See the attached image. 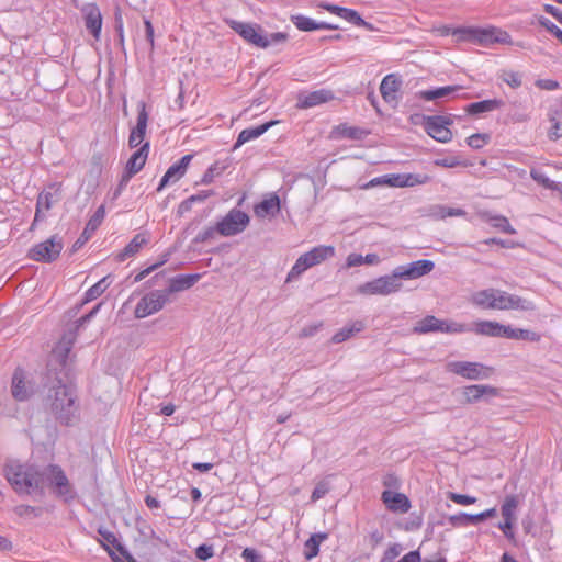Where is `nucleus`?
Returning <instances> with one entry per match:
<instances>
[{
    "label": "nucleus",
    "instance_id": "nucleus-23",
    "mask_svg": "<svg viewBox=\"0 0 562 562\" xmlns=\"http://www.w3.org/2000/svg\"><path fill=\"white\" fill-rule=\"evenodd\" d=\"M87 30L98 41L102 30V14L95 3H88L82 8Z\"/></svg>",
    "mask_w": 562,
    "mask_h": 562
},
{
    "label": "nucleus",
    "instance_id": "nucleus-35",
    "mask_svg": "<svg viewBox=\"0 0 562 562\" xmlns=\"http://www.w3.org/2000/svg\"><path fill=\"white\" fill-rule=\"evenodd\" d=\"M550 127L548 128L547 135L551 140H558L562 137V112L558 110H551L548 113Z\"/></svg>",
    "mask_w": 562,
    "mask_h": 562
},
{
    "label": "nucleus",
    "instance_id": "nucleus-42",
    "mask_svg": "<svg viewBox=\"0 0 562 562\" xmlns=\"http://www.w3.org/2000/svg\"><path fill=\"white\" fill-rule=\"evenodd\" d=\"M499 78L513 89L519 88L522 83L521 74L510 69L502 70Z\"/></svg>",
    "mask_w": 562,
    "mask_h": 562
},
{
    "label": "nucleus",
    "instance_id": "nucleus-5",
    "mask_svg": "<svg viewBox=\"0 0 562 562\" xmlns=\"http://www.w3.org/2000/svg\"><path fill=\"white\" fill-rule=\"evenodd\" d=\"M76 393L72 389L59 385L54 392V398L50 407L52 412L55 413L66 424H69L71 417H75L78 406L76 405Z\"/></svg>",
    "mask_w": 562,
    "mask_h": 562
},
{
    "label": "nucleus",
    "instance_id": "nucleus-43",
    "mask_svg": "<svg viewBox=\"0 0 562 562\" xmlns=\"http://www.w3.org/2000/svg\"><path fill=\"white\" fill-rule=\"evenodd\" d=\"M476 26H461L453 29V37L457 42L474 43Z\"/></svg>",
    "mask_w": 562,
    "mask_h": 562
},
{
    "label": "nucleus",
    "instance_id": "nucleus-37",
    "mask_svg": "<svg viewBox=\"0 0 562 562\" xmlns=\"http://www.w3.org/2000/svg\"><path fill=\"white\" fill-rule=\"evenodd\" d=\"M24 379L25 376L22 370H16L14 372L12 380V395L18 401H24L29 396Z\"/></svg>",
    "mask_w": 562,
    "mask_h": 562
},
{
    "label": "nucleus",
    "instance_id": "nucleus-33",
    "mask_svg": "<svg viewBox=\"0 0 562 562\" xmlns=\"http://www.w3.org/2000/svg\"><path fill=\"white\" fill-rule=\"evenodd\" d=\"M147 244H148L147 233L136 234L132 238V240L126 245V247L123 249V251L119 255V259L123 261L126 258L134 256Z\"/></svg>",
    "mask_w": 562,
    "mask_h": 562
},
{
    "label": "nucleus",
    "instance_id": "nucleus-39",
    "mask_svg": "<svg viewBox=\"0 0 562 562\" xmlns=\"http://www.w3.org/2000/svg\"><path fill=\"white\" fill-rule=\"evenodd\" d=\"M518 507V499L514 495L506 496L502 507L501 513L504 518V521H516V509Z\"/></svg>",
    "mask_w": 562,
    "mask_h": 562
},
{
    "label": "nucleus",
    "instance_id": "nucleus-11",
    "mask_svg": "<svg viewBox=\"0 0 562 562\" xmlns=\"http://www.w3.org/2000/svg\"><path fill=\"white\" fill-rule=\"evenodd\" d=\"M424 127L426 133L440 143H448L452 139L453 134L449 128L451 121L447 117L435 115L424 116Z\"/></svg>",
    "mask_w": 562,
    "mask_h": 562
},
{
    "label": "nucleus",
    "instance_id": "nucleus-46",
    "mask_svg": "<svg viewBox=\"0 0 562 562\" xmlns=\"http://www.w3.org/2000/svg\"><path fill=\"white\" fill-rule=\"evenodd\" d=\"M491 140V136L487 133H475L467 138V144L474 149H481L487 145Z\"/></svg>",
    "mask_w": 562,
    "mask_h": 562
},
{
    "label": "nucleus",
    "instance_id": "nucleus-24",
    "mask_svg": "<svg viewBox=\"0 0 562 562\" xmlns=\"http://www.w3.org/2000/svg\"><path fill=\"white\" fill-rule=\"evenodd\" d=\"M139 108L140 109L138 112L136 126L131 131V134L128 136V146L131 148L137 147L140 144H143L146 135L148 123V113L146 111V104L144 102H140Z\"/></svg>",
    "mask_w": 562,
    "mask_h": 562
},
{
    "label": "nucleus",
    "instance_id": "nucleus-10",
    "mask_svg": "<svg viewBox=\"0 0 562 562\" xmlns=\"http://www.w3.org/2000/svg\"><path fill=\"white\" fill-rule=\"evenodd\" d=\"M61 250V240L57 237H52L33 246L29 251V257L35 261L52 262L59 257Z\"/></svg>",
    "mask_w": 562,
    "mask_h": 562
},
{
    "label": "nucleus",
    "instance_id": "nucleus-9",
    "mask_svg": "<svg viewBox=\"0 0 562 562\" xmlns=\"http://www.w3.org/2000/svg\"><path fill=\"white\" fill-rule=\"evenodd\" d=\"M168 301V292L153 291L144 295L137 303L134 314L136 318H145L150 316L165 306Z\"/></svg>",
    "mask_w": 562,
    "mask_h": 562
},
{
    "label": "nucleus",
    "instance_id": "nucleus-29",
    "mask_svg": "<svg viewBox=\"0 0 562 562\" xmlns=\"http://www.w3.org/2000/svg\"><path fill=\"white\" fill-rule=\"evenodd\" d=\"M291 21L296 26L297 30L303 32H311L316 30H336V25L327 24L324 22L317 23L314 20L304 16V15H293L291 16Z\"/></svg>",
    "mask_w": 562,
    "mask_h": 562
},
{
    "label": "nucleus",
    "instance_id": "nucleus-60",
    "mask_svg": "<svg viewBox=\"0 0 562 562\" xmlns=\"http://www.w3.org/2000/svg\"><path fill=\"white\" fill-rule=\"evenodd\" d=\"M453 29L454 27H451L448 25H436V26H432L430 32L437 36H449V35L453 36Z\"/></svg>",
    "mask_w": 562,
    "mask_h": 562
},
{
    "label": "nucleus",
    "instance_id": "nucleus-38",
    "mask_svg": "<svg viewBox=\"0 0 562 562\" xmlns=\"http://www.w3.org/2000/svg\"><path fill=\"white\" fill-rule=\"evenodd\" d=\"M364 328V324L361 321L353 322L350 326L341 328L331 338L334 344H340L349 339L355 334L361 331Z\"/></svg>",
    "mask_w": 562,
    "mask_h": 562
},
{
    "label": "nucleus",
    "instance_id": "nucleus-48",
    "mask_svg": "<svg viewBox=\"0 0 562 562\" xmlns=\"http://www.w3.org/2000/svg\"><path fill=\"white\" fill-rule=\"evenodd\" d=\"M488 223L499 231L507 234H515V228L510 225L509 221L505 216H491Z\"/></svg>",
    "mask_w": 562,
    "mask_h": 562
},
{
    "label": "nucleus",
    "instance_id": "nucleus-2",
    "mask_svg": "<svg viewBox=\"0 0 562 562\" xmlns=\"http://www.w3.org/2000/svg\"><path fill=\"white\" fill-rule=\"evenodd\" d=\"M4 474L11 486L19 494H44L43 473L33 465L10 463L4 469Z\"/></svg>",
    "mask_w": 562,
    "mask_h": 562
},
{
    "label": "nucleus",
    "instance_id": "nucleus-45",
    "mask_svg": "<svg viewBox=\"0 0 562 562\" xmlns=\"http://www.w3.org/2000/svg\"><path fill=\"white\" fill-rule=\"evenodd\" d=\"M530 176L536 182L541 184L543 188L552 190V191H561L560 184L554 182L553 180H551L543 173H541L537 170H531Z\"/></svg>",
    "mask_w": 562,
    "mask_h": 562
},
{
    "label": "nucleus",
    "instance_id": "nucleus-30",
    "mask_svg": "<svg viewBox=\"0 0 562 562\" xmlns=\"http://www.w3.org/2000/svg\"><path fill=\"white\" fill-rule=\"evenodd\" d=\"M277 124V121H270L265 124H261L259 126L252 127V128H245L243 130L237 138V142L235 144V148L241 146L243 144L250 142L259 136H261L263 133H266L271 126Z\"/></svg>",
    "mask_w": 562,
    "mask_h": 562
},
{
    "label": "nucleus",
    "instance_id": "nucleus-21",
    "mask_svg": "<svg viewBox=\"0 0 562 562\" xmlns=\"http://www.w3.org/2000/svg\"><path fill=\"white\" fill-rule=\"evenodd\" d=\"M402 88V79L396 74H389L386 75L380 85V92L382 95V99L386 103L391 104H397L398 102V94Z\"/></svg>",
    "mask_w": 562,
    "mask_h": 562
},
{
    "label": "nucleus",
    "instance_id": "nucleus-50",
    "mask_svg": "<svg viewBox=\"0 0 562 562\" xmlns=\"http://www.w3.org/2000/svg\"><path fill=\"white\" fill-rule=\"evenodd\" d=\"M109 286L106 282V278L101 279L95 284H93L87 292L86 297L87 301L95 300L99 297Z\"/></svg>",
    "mask_w": 562,
    "mask_h": 562
},
{
    "label": "nucleus",
    "instance_id": "nucleus-14",
    "mask_svg": "<svg viewBox=\"0 0 562 562\" xmlns=\"http://www.w3.org/2000/svg\"><path fill=\"white\" fill-rule=\"evenodd\" d=\"M47 481L54 493L57 495H67L70 493V483L58 465H49L43 472V482Z\"/></svg>",
    "mask_w": 562,
    "mask_h": 562
},
{
    "label": "nucleus",
    "instance_id": "nucleus-15",
    "mask_svg": "<svg viewBox=\"0 0 562 562\" xmlns=\"http://www.w3.org/2000/svg\"><path fill=\"white\" fill-rule=\"evenodd\" d=\"M192 159L193 155L188 154L184 155L179 161L171 165L162 176L157 190L161 191L165 187L177 183L180 179H182L186 176Z\"/></svg>",
    "mask_w": 562,
    "mask_h": 562
},
{
    "label": "nucleus",
    "instance_id": "nucleus-8",
    "mask_svg": "<svg viewBox=\"0 0 562 562\" xmlns=\"http://www.w3.org/2000/svg\"><path fill=\"white\" fill-rule=\"evenodd\" d=\"M467 330L465 325L457 322H446L437 318L436 316L428 315L417 322L414 326L413 331L416 334H428V333H448V334H457L463 333Z\"/></svg>",
    "mask_w": 562,
    "mask_h": 562
},
{
    "label": "nucleus",
    "instance_id": "nucleus-55",
    "mask_svg": "<svg viewBox=\"0 0 562 562\" xmlns=\"http://www.w3.org/2000/svg\"><path fill=\"white\" fill-rule=\"evenodd\" d=\"M195 555L200 560H207L214 555V549L210 544H201L195 550Z\"/></svg>",
    "mask_w": 562,
    "mask_h": 562
},
{
    "label": "nucleus",
    "instance_id": "nucleus-3",
    "mask_svg": "<svg viewBox=\"0 0 562 562\" xmlns=\"http://www.w3.org/2000/svg\"><path fill=\"white\" fill-rule=\"evenodd\" d=\"M227 25L234 30L246 43L266 49L274 44H283L289 40L285 32H276L270 35L265 34L259 24L246 23L236 20H226Z\"/></svg>",
    "mask_w": 562,
    "mask_h": 562
},
{
    "label": "nucleus",
    "instance_id": "nucleus-16",
    "mask_svg": "<svg viewBox=\"0 0 562 562\" xmlns=\"http://www.w3.org/2000/svg\"><path fill=\"white\" fill-rule=\"evenodd\" d=\"M435 268V263L431 260L422 259L417 261L411 262L408 266H402L394 269L395 276H397L398 280H412L418 279L423 276L428 274Z\"/></svg>",
    "mask_w": 562,
    "mask_h": 562
},
{
    "label": "nucleus",
    "instance_id": "nucleus-13",
    "mask_svg": "<svg viewBox=\"0 0 562 562\" xmlns=\"http://www.w3.org/2000/svg\"><path fill=\"white\" fill-rule=\"evenodd\" d=\"M249 223L248 215L240 210H232L217 223V232L223 236H232L243 232Z\"/></svg>",
    "mask_w": 562,
    "mask_h": 562
},
{
    "label": "nucleus",
    "instance_id": "nucleus-26",
    "mask_svg": "<svg viewBox=\"0 0 562 562\" xmlns=\"http://www.w3.org/2000/svg\"><path fill=\"white\" fill-rule=\"evenodd\" d=\"M462 394L465 403H474L481 400L484 395H498V390L491 385L474 384L465 386Z\"/></svg>",
    "mask_w": 562,
    "mask_h": 562
},
{
    "label": "nucleus",
    "instance_id": "nucleus-4",
    "mask_svg": "<svg viewBox=\"0 0 562 562\" xmlns=\"http://www.w3.org/2000/svg\"><path fill=\"white\" fill-rule=\"evenodd\" d=\"M335 256V247L327 245H319L312 248L310 251L301 255L290 272L288 273L286 281H292L300 277L305 270L322 263L323 261Z\"/></svg>",
    "mask_w": 562,
    "mask_h": 562
},
{
    "label": "nucleus",
    "instance_id": "nucleus-18",
    "mask_svg": "<svg viewBox=\"0 0 562 562\" xmlns=\"http://www.w3.org/2000/svg\"><path fill=\"white\" fill-rule=\"evenodd\" d=\"M102 536L101 544L111 555L114 562H136L121 546L114 533L100 531Z\"/></svg>",
    "mask_w": 562,
    "mask_h": 562
},
{
    "label": "nucleus",
    "instance_id": "nucleus-19",
    "mask_svg": "<svg viewBox=\"0 0 562 562\" xmlns=\"http://www.w3.org/2000/svg\"><path fill=\"white\" fill-rule=\"evenodd\" d=\"M149 154V143H144L127 160L122 181L127 182L134 175L138 173L145 166Z\"/></svg>",
    "mask_w": 562,
    "mask_h": 562
},
{
    "label": "nucleus",
    "instance_id": "nucleus-36",
    "mask_svg": "<svg viewBox=\"0 0 562 562\" xmlns=\"http://www.w3.org/2000/svg\"><path fill=\"white\" fill-rule=\"evenodd\" d=\"M502 324L495 321H479L474 323V333L482 336L499 337Z\"/></svg>",
    "mask_w": 562,
    "mask_h": 562
},
{
    "label": "nucleus",
    "instance_id": "nucleus-51",
    "mask_svg": "<svg viewBox=\"0 0 562 562\" xmlns=\"http://www.w3.org/2000/svg\"><path fill=\"white\" fill-rule=\"evenodd\" d=\"M538 23L543 26L548 32L553 34L562 43V30L559 29L553 22L544 16L538 18Z\"/></svg>",
    "mask_w": 562,
    "mask_h": 562
},
{
    "label": "nucleus",
    "instance_id": "nucleus-62",
    "mask_svg": "<svg viewBox=\"0 0 562 562\" xmlns=\"http://www.w3.org/2000/svg\"><path fill=\"white\" fill-rule=\"evenodd\" d=\"M361 265H363V256H361L359 254H350L347 257V261H346L347 268L361 266Z\"/></svg>",
    "mask_w": 562,
    "mask_h": 562
},
{
    "label": "nucleus",
    "instance_id": "nucleus-28",
    "mask_svg": "<svg viewBox=\"0 0 562 562\" xmlns=\"http://www.w3.org/2000/svg\"><path fill=\"white\" fill-rule=\"evenodd\" d=\"M499 337L507 338V339H515V340H529V341H539L540 335L528 330V329H520V328H512L510 326L503 325L501 326V333Z\"/></svg>",
    "mask_w": 562,
    "mask_h": 562
},
{
    "label": "nucleus",
    "instance_id": "nucleus-7",
    "mask_svg": "<svg viewBox=\"0 0 562 562\" xmlns=\"http://www.w3.org/2000/svg\"><path fill=\"white\" fill-rule=\"evenodd\" d=\"M447 371L468 380H484L493 374L492 367L479 362L453 361L446 367Z\"/></svg>",
    "mask_w": 562,
    "mask_h": 562
},
{
    "label": "nucleus",
    "instance_id": "nucleus-6",
    "mask_svg": "<svg viewBox=\"0 0 562 562\" xmlns=\"http://www.w3.org/2000/svg\"><path fill=\"white\" fill-rule=\"evenodd\" d=\"M402 289V283L395 276V271L391 274L382 276L368 281L357 288V293L362 295H390Z\"/></svg>",
    "mask_w": 562,
    "mask_h": 562
},
{
    "label": "nucleus",
    "instance_id": "nucleus-59",
    "mask_svg": "<svg viewBox=\"0 0 562 562\" xmlns=\"http://www.w3.org/2000/svg\"><path fill=\"white\" fill-rule=\"evenodd\" d=\"M516 521H503L498 525V528L503 531L504 536L509 540H514L515 535L513 531Z\"/></svg>",
    "mask_w": 562,
    "mask_h": 562
},
{
    "label": "nucleus",
    "instance_id": "nucleus-25",
    "mask_svg": "<svg viewBox=\"0 0 562 562\" xmlns=\"http://www.w3.org/2000/svg\"><path fill=\"white\" fill-rule=\"evenodd\" d=\"M369 135V131L359 127L352 126L347 123H341L335 126L331 131V136L336 139L348 138L359 140Z\"/></svg>",
    "mask_w": 562,
    "mask_h": 562
},
{
    "label": "nucleus",
    "instance_id": "nucleus-34",
    "mask_svg": "<svg viewBox=\"0 0 562 562\" xmlns=\"http://www.w3.org/2000/svg\"><path fill=\"white\" fill-rule=\"evenodd\" d=\"M328 538V535L325 532L313 533L304 543L303 554L306 560H312L319 552V546L323 541Z\"/></svg>",
    "mask_w": 562,
    "mask_h": 562
},
{
    "label": "nucleus",
    "instance_id": "nucleus-40",
    "mask_svg": "<svg viewBox=\"0 0 562 562\" xmlns=\"http://www.w3.org/2000/svg\"><path fill=\"white\" fill-rule=\"evenodd\" d=\"M200 274H187L175 278L170 283V292H179L191 288L198 280Z\"/></svg>",
    "mask_w": 562,
    "mask_h": 562
},
{
    "label": "nucleus",
    "instance_id": "nucleus-63",
    "mask_svg": "<svg viewBox=\"0 0 562 562\" xmlns=\"http://www.w3.org/2000/svg\"><path fill=\"white\" fill-rule=\"evenodd\" d=\"M397 562H422V557L419 551L415 550L403 555Z\"/></svg>",
    "mask_w": 562,
    "mask_h": 562
},
{
    "label": "nucleus",
    "instance_id": "nucleus-47",
    "mask_svg": "<svg viewBox=\"0 0 562 562\" xmlns=\"http://www.w3.org/2000/svg\"><path fill=\"white\" fill-rule=\"evenodd\" d=\"M105 217V207L104 205H101L95 211L94 215L89 220L86 228L85 234L94 232L103 222Z\"/></svg>",
    "mask_w": 562,
    "mask_h": 562
},
{
    "label": "nucleus",
    "instance_id": "nucleus-61",
    "mask_svg": "<svg viewBox=\"0 0 562 562\" xmlns=\"http://www.w3.org/2000/svg\"><path fill=\"white\" fill-rule=\"evenodd\" d=\"M241 557L247 561V562H260L259 559H260V555L258 554V552L252 549V548H246L244 549L243 553H241Z\"/></svg>",
    "mask_w": 562,
    "mask_h": 562
},
{
    "label": "nucleus",
    "instance_id": "nucleus-49",
    "mask_svg": "<svg viewBox=\"0 0 562 562\" xmlns=\"http://www.w3.org/2000/svg\"><path fill=\"white\" fill-rule=\"evenodd\" d=\"M213 194H214V192L211 190L201 191L196 194L189 196L187 200L182 201L179 207H180V210L188 211L191 209L193 203L203 202L204 200H206L209 196H211Z\"/></svg>",
    "mask_w": 562,
    "mask_h": 562
},
{
    "label": "nucleus",
    "instance_id": "nucleus-12",
    "mask_svg": "<svg viewBox=\"0 0 562 562\" xmlns=\"http://www.w3.org/2000/svg\"><path fill=\"white\" fill-rule=\"evenodd\" d=\"M474 43L482 46H488L496 43L512 45L513 38L507 31L502 30L501 27L494 25L486 27L476 26Z\"/></svg>",
    "mask_w": 562,
    "mask_h": 562
},
{
    "label": "nucleus",
    "instance_id": "nucleus-1",
    "mask_svg": "<svg viewBox=\"0 0 562 562\" xmlns=\"http://www.w3.org/2000/svg\"><path fill=\"white\" fill-rule=\"evenodd\" d=\"M470 302L483 310H532L533 305L519 296L512 295L506 291L488 288L476 291L470 296Z\"/></svg>",
    "mask_w": 562,
    "mask_h": 562
},
{
    "label": "nucleus",
    "instance_id": "nucleus-31",
    "mask_svg": "<svg viewBox=\"0 0 562 562\" xmlns=\"http://www.w3.org/2000/svg\"><path fill=\"white\" fill-rule=\"evenodd\" d=\"M461 86H446L431 90H423L417 93L418 98L424 101H434L437 99L448 98L454 92L461 90Z\"/></svg>",
    "mask_w": 562,
    "mask_h": 562
},
{
    "label": "nucleus",
    "instance_id": "nucleus-44",
    "mask_svg": "<svg viewBox=\"0 0 562 562\" xmlns=\"http://www.w3.org/2000/svg\"><path fill=\"white\" fill-rule=\"evenodd\" d=\"M225 169H226V166L221 164L220 161L212 164L207 168V170L203 173V176L201 178V183H203V184L212 183L214 178L216 176H220Z\"/></svg>",
    "mask_w": 562,
    "mask_h": 562
},
{
    "label": "nucleus",
    "instance_id": "nucleus-58",
    "mask_svg": "<svg viewBox=\"0 0 562 562\" xmlns=\"http://www.w3.org/2000/svg\"><path fill=\"white\" fill-rule=\"evenodd\" d=\"M449 522L453 526V527H464V526H468L469 525V521H468V514H459V515H452L449 517Z\"/></svg>",
    "mask_w": 562,
    "mask_h": 562
},
{
    "label": "nucleus",
    "instance_id": "nucleus-41",
    "mask_svg": "<svg viewBox=\"0 0 562 562\" xmlns=\"http://www.w3.org/2000/svg\"><path fill=\"white\" fill-rule=\"evenodd\" d=\"M53 202H54L53 193H50V192H41L38 194L37 202H36V212H35V217H34V223L33 224H35L37 221H40L41 214L43 212H46V211H48L52 207ZM34 225H32V227Z\"/></svg>",
    "mask_w": 562,
    "mask_h": 562
},
{
    "label": "nucleus",
    "instance_id": "nucleus-52",
    "mask_svg": "<svg viewBox=\"0 0 562 562\" xmlns=\"http://www.w3.org/2000/svg\"><path fill=\"white\" fill-rule=\"evenodd\" d=\"M448 497L453 503H456L458 505H462V506L472 505V504L476 503V497L470 496V495H464V494H458L454 492L448 493Z\"/></svg>",
    "mask_w": 562,
    "mask_h": 562
},
{
    "label": "nucleus",
    "instance_id": "nucleus-53",
    "mask_svg": "<svg viewBox=\"0 0 562 562\" xmlns=\"http://www.w3.org/2000/svg\"><path fill=\"white\" fill-rule=\"evenodd\" d=\"M14 513L20 517L38 516L42 509L30 505H19L14 508Z\"/></svg>",
    "mask_w": 562,
    "mask_h": 562
},
{
    "label": "nucleus",
    "instance_id": "nucleus-64",
    "mask_svg": "<svg viewBox=\"0 0 562 562\" xmlns=\"http://www.w3.org/2000/svg\"><path fill=\"white\" fill-rule=\"evenodd\" d=\"M543 10L562 23V11L551 4H544Z\"/></svg>",
    "mask_w": 562,
    "mask_h": 562
},
{
    "label": "nucleus",
    "instance_id": "nucleus-22",
    "mask_svg": "<svg viewBox=\"0 0 562 562\" xmlns=\"http://www.w3.org/2000/svg\"><path fill=\"white\" fill-rule=\"evenodd\" d=\"M334 99L335 95L331 90L321 89L308 93L300 94L297 97L296 106L299 109H310L333 101Z\"/></svg>",
    "mask_w": 562,
    "mask_h": 562
},
{
    "label": "nucleus",
    "instance_id": "nucleus-27",
    "mask_svg": "<svg viewBox=\"0 0 562 562\" xmlns=\"http://www.w3.org/2000/svg\"><path fill=\"white\" fill-rule=\"evenodd\" d=\"M255 214L258 217L274 215L280 211V199L276 193L267 195L259 204L255 206Z\"/></svg>",
    "mask_w": 562,
    "mask_h": 562
},
{
    "label": "nucleus",
    "instance_id": "nucleus-54",
    "mask_svg": "<svg viewBox=\"0 0 562 562\" xmlns=\"http://www.w3.org/2000/svg\"><path fill=\"white\" fill-rule=\"evenodd\" d=\"M339 18H341L357 26L361 21V16L356 10L349 9V8H344V7L341 9V13H340Z\"/></svg>",
    "mask_w": 562,
    "mask_h": 562
},
{
    "label": "nucleus",
    "instance_id": "nucleus-32",
    "mask_svg": "<svg viewBox=\"0 0 562 562\" xmlns=\"http://www.w3.org/2000/svg\"><path fill=\"white\" fill-rule=\"evenodd\" d=\"M503 106V101L498 99L483 100L470 103L465 106V112L470 115H476L485 112H492Z\"/></svg>",
    "mask_w": 562,
    "mask_h": 562
},
{
    "label": "nucleus",
    "instance_id": "nucleus-56",
    "mask_svg": "<svg viewBox=\"0 0 562 562\" xmlns=\"http://www.w3.org/2000/svg\"><path fill=\"white\" fill-rule=\"evenodd\" d=\"M435 165L443 168H454L462 165V162L457 157H446L437 159Z\"/></svg>",
    "mask_w": 562,
    "mask_h": 562
},
{
    "label": "nucleus",
    "instance_id": "nucleus-17",
    "mask_svg": "<svg viewBox=\"0 0 562 562\" xmlns=\"http://www.w3.org/2000/svg\"><path fill=\"white\" fill-rule=\"evenodd\" d=\"M430 177L425 173H389L385 175V186L392 188H406L425 184Z\"/></svg>",
    "mask_w": 562,
    "mask_h": 562
},
{
    "label": "nucleus",
    "instance_id": "nucleus-57",
    "mask_svg": "<svg viewBox=\"0 0 562 562\" xmlns=\"http://www.w3.org/2000/svg\"><path fill=\"white\" fill-rule=\"evenodd\" d=\"M465 211L459 207H440V216L452 217V216H464Z\"/></svg>",
    "mask_w": 562,
    "mask_h": 562
},
{
    "label": "nucleus",
    "instance_id": "nucleus-20",
    "mask_svg": "<svg viewBox=\"0 0 562 562\" xmlns=\"http://www.w3.org/2000/svg\"><path fill=\"white\" fill-rule=\"evenodd\" d=\"M381 499L392 513L406 514L412 507L409 498L403 493L386 490L382 492Z\"/></svg>",
    "mask_w": 562,
    "mask_h": 562
}]
</instances>
